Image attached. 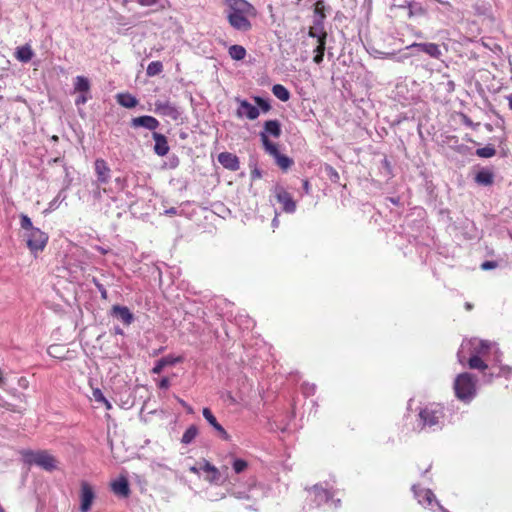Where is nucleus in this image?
Returning a JSON list of instances; mask_svg holds the SVG:
<instances>
[{
	"label": "nucleus",
	"instance_id": "obj_1",
	"mask_svg": "<svg viewBox=\"0 0 512 512\" xmlns=\"http://www.w3.org/2000/svg\"><path fill=\"white\" fill-rule=\"evenodd\" d=\"M444 416V408L441 405L430 404L420 409L417 425L420 430L436 431L442 428Z\"/></svg>",
	"mask_w": 512,
	"mask_h": 512
},
{
	"label": "nucleus",
	"instance_id": "obj_2",
	"mask_svg": "<svg viewBox=\"0 0 512 512\" xmlns=\"http://www.w3.org/2000/svg\"><path fill=\"white\" fill-rule=\"evenodd\" d=\"M476 378L470 373L459 374L454 382L456 397L464 402L471 401L476 395Z\"/></svg>",
	"mask_w": 512,
	"mask_h": 512
},
{
	"label": "nucleus",
	"instance_id": "obj_3",
	"mask_svg": "<svg viewBox=\"0 0 512 512\" xmlns=\"http://www.w3.org/2000/svg\"><path fill=\"white\" fill-rule=\"evenodd\" d=\"M23 457L26 463L35 464L46 471H53L57 468L56 458L44 450H27L23 452Z\"/></svg>",
	"mask_w": 512,
	"mask_h": 512
},
{
	"label": "nucleus",
	"instance_id": "obj_4",
	"mask_svg": "<svg viewBox=\"0 0 512 512\" xmlns=\"http://www.w3.org/2000/svg\"><path fill=\"white\" fill-rule=\"evenodd\" d=\"M326 5L323 0H318L314 5L313 25L309 28L308 36H324L327 35L324 22L326 19Z\"/></svg>",
	"mask_w": 512,
	"mask_h": 512
},
{
	"label": "nucleus",
	"instance_id": "obj_5",
	"mask_svg": "<svg viewBox=\"0 0 512 512\" xmlns=\"http://www.w3.org/2000/svg\"><path fill=\"white\" fill-rule=\"evenodd\" d=\"M468 347L470 351V355H479V357L484 356L491 347V343L486 340H469L468 342H463L458 353V361L461 364H464L466 360V356L464 355L465 349Z\"/></svg>",
	"mask_w": 512,
	"mask_h": 512
},
{
	"label": "nucleus",
	"instance_id": "obj_6",
	"mask_svg": "<svg viewBox=\"0 0 512 512\" xmlns=\"http://www.w3.org/2000/svg\"><path fill=\"white\" fill-rule=\"evenodd\" d=\"M24 236L27 247L34 255L43 251L48 242V235L37 227L29 232H25Z\"/></svg>",
	"mask_w": 512,
	"mask_h": 512
},
{
	"label": "nucleus",
	"instance_id": "obj_7",
	"mask_svg": "<svg viewBox=\"0 0 512 512\" xmlns=\"http://www.w3.org/2000/svg\"><path fill=\"white\" fill-rule=\"evenodd\" d=\"M274 196L278 203L282 205V210L286 213H294L296 210V202L291 194L281 185H275L273 189Z\"/></svg>",
	"mask_w": 512,
	"mask_h": 512
},
{
	"label": "nucleus",
	"instance_id": "obj_8",
	"mask_svg": "<svg viewBox=\"0 0 512 512\" xmlns=\"http://www.w3.org/2000/svg\"><path fill=\"white\" fill-rule=\"evenodd\" d=\"M226 14L229 24L235 30L247 32L251 29L252 24L249 17L255 16V14H240L239 12H226Z\"/></svg>",
	"mask_w": 512,
	"mask_h": 512
},
{
	"label": "nucleus",
	"instance_id": "obj_9",
	"mask_svg": "<svg viewBox=\"0 0 512 512\" xmlns=\"http://www.w3.org/2000/svg\"><path fill=\"white\" fill-rule=\"evenodd\" d=\"M154 106V112L160 116L169 117L172 120H178L181 115L179 108L169 101L157 100L155 101Z\"/></svg>",
	"mask_w": 512,
	"mask_h": 512
},
{
	"label": "nucleus",
	"instance_id": "obj_10",
	"mask_svg": "<svg viewBox=\"0 0 512 512\" xmlns=\"http://www.w3.org/2000/svg\"><path fill=\"white\" fill-rule=\"evenodd\" d=\"M412 491L414 493L415 498L418 500V503L425 507H432L433 503L440 507V509L444 512L443 507L438 503L436 497L432 490L423 489L417 485L412 486Z\"/></svg>",
	"mask_w": 512,
	"mask_h": 512
},
{
	"label": "nucleus",
	"instance_id": "obj_11",
	"mask_svg": "<svg viewBox=\"0 0 512 512\" xmlns=\"http://www.w3.org/2000/svg\"><path fill=\"white\" fill-rule=\"evenodd\" d=\"M235 100L239 104V107L236 110V116L238 118L245 117L249 120H255L259 117L260 111L258 107L252 105L246 99L236 98Z\"/></svg>",
	"mask_w": 512,
	"mask_h": 512
},
{
	"label": "nucleus",
	"instance_id": "obj_12",
	"mask_svg": "<svg viewBox=\"0 0 512 512\" xmlns=\"http://www.w3.org/2000/svg\"><path fill=\"white\" fill-rule=\"evenodd\" d=\"M94 499L95 493L92 486L88 482L82 481L80 492V512H88L91 509Z\"/></svg>",
	"mask_w": 512,
	"mask_h": 512
},
{
	"label": "nucleus",
	"instance_id": "obj_13",
	"mask_svg": "<svg viewBox=\"0 0 512 512\" xmlns=\"http://www.w3.org/2000/svg\"><path fill=\"white\" fill-rule=\"evenodd\" d=\"M226 12H239L240 14H256L252 4L246 0H225Z\"/></svg>",
	"mask_w": 512,
	"mask_h": 512
},
{
	"label": "nucleus",
	"instance_id": "obj_14",
	"mask_svg": "<svg viewBox=\"0 0 512 512\" xmlns=\"http://www.w3.org/2000/svg\"><path fill=\"white\" fill-rule=\"evenodd\" d=\"M94 169L97 177L96 182L98 184H107L111 178V169L107 162L102 158L96 159L94 162Z\"/></svg>",
	"mask_w": 512,
	"mask_h": 512
},
{
	"label": "nucleus",
	"instance_id": "obj_15",
	"mask_svg": "<svg viewBox=\"0 0 512 512\" xmlns=\"http://www.w3.org/2000/svg\"><path fill=\"white\" fill-rule=\"evenodd\" d=\"M130 125L132 128L143 127L145 129L155 132V130L159 127L160 123L155 117L144 115L132 118Z\"/></svg>",
	"mask_w": 512,
	"mask_h": 512
},
{
	"label": "nucleus",
	"instance_id": "obj_16",
	"mask_svg": "<svg viewBox=\"0 0 512 512\" xmlns=\"http://www.w3.org/2000/svg\"><path fill=\"white\" fill-rule=\"evenodd\" d=\"M111 314L124 325H130L134 321L133 313L126 306L114 305Z\"/></svg>",
	"mask_w": 512,
	"mask_h": 512
},
{
	"label": "nucleus",
	"instance_id": "obj_17",
	"mask_svg": "<svg viewBox=\"0 0 512 512\" xmlns=\"http://www.w3.org/2000/svg\"><path fill=\"white\" fill-rule=\"evenodd\" d=\"M202 414L206 421L218 432L219 436L223 440L228 441L230 439L229 434L226 432L223 426L220 423H218L216 417L213 415L209 408H204L202 410Z\"/></svg>",
	"mask_w": 512,
	"mask_h": 512
},
{
	"label": "nucleus",
	"instance_id": "obj_18",
	"mask_svg": "<svg viewBox=\"0 0 512 512\" xmlns=\"http://www.w3.org/2000/svg\"><path fill=\"white\" fill-rule=\"evenodd\" d=\"M152 138L155 141V144H154L155 154L158 156H161V157L167 155L169 152V149H170L167 137L161 133L153 132Z\"/></svg>",
	"mask_w": 512,
	"mask_h": 512
},
{
	"label": "nucleus",
	"instance_id": "obj_19",
	"mask_svg": "<svg viewBox=\"0 0 512 512\" xmlns=\"http://www.w3.org/2000/svg\"><path fill=\"white\" fill-rule=\"evenodd\" d=\"M218 162L226 169L237 171L240 168L239 159L229 152H222L218 155Z\"/></svg>",
	"mask_w": 512,
	"mask_h": 512
},
{
	"label": "nucleus",
	"instance_id": "obj_20",
	"mask_svg": "<svg viewBox=\"0 0 512 512\" xmlns=\"http://www.w3.org/2000/svg\"><path fill=\"white\" fill-rule=\"evenodd\" d=\"M310 493L313 495L314 502L316 503L317 506H321L324 503H328L330 498L332 497L329 490L323 488L321 485L318 484L314 485L311 488Z\"/></svg>",
	"mask_w": 512,
	"mask_h": 512
},
{
	"label": "nucleus",
	"instance_id": "obj_21",
	"mask_svg": "<svg viewBox=\"0 0 512 512\" xmlns=\"http://www.w3.org/2000/svg\"><path fill=\"white\" fill-rule=\"evenodd\" d=\"M467 363L470 369H476L483 372H485L488 369V365L485 363L482 357H479V355H470ZM483 376L487 377V382H490L493 377V373H484Z\"/></svg>",
	"mask_w": 512,
	"mask_h": 512
},
{
	"label": "nucleus",
	"instance_id": "obj_22",
	"mask_svg": "<svg viewBox=\"0 0 512 512\" xmlns=\"http://www.w3.org/2000/svg\"><path fill=\"white\" fill-rule=\"evenodd\" d=\"M413 46L419 51L424 52L435 59H439L442 56V52L438 44L425 42L415 43Z\"/></svg>",
	"mask_w": 512,
	"mask_h": 512
},
{
	"label": "nucleus",
	"instance_id": "obj_23",
	"mask_svg": "<svg viewBox=\"0 0 512 512\" xmlns=\"http://www.w3.org/2000/svg\"><path fill=\"white\" fill-rule=\"evenodd\" d=\"M112 491L120 497H128L130 488L128 480L125 477H120L111 484Z\"/></svg>",
	"mask_w": 512,
	"mask_h": 512
},
{
	"label": "nucleus",
	"instance_id": "obj_24",
	"mask_svg": "<svg viewBox=\"0 0 512 512\" xmlns=\"http://www.w3.org/2000/svg\"><path fill=\"white\" fill-rule=\"evenodd\" d=\"M182 361L181 357H173L171 355L159 359L152 369V373L160 374L166 366H172Z\"/></svg>",
	"mask_w": 512,
	"mask_h": 512
},
{
	"label": "nucleus",
	"instance_id": "obj_25",
	"mask_svg": "<svg viewBox=\"0 0 512 512\" xmlns=\"http://www.w3.org/2000/svg\"><path fill=\"white\" fill-rule=\"evenodd\" d=\"M314 38L317 40V45L314 49L315 56L313 58V61L316 64H320L323 61V57H324V53H325V49H326L327 35H324L323 37L315 36Z\"/></svg>",
	"mask_w": 512,
	"mask_h": 512
},
{
	"label": "nucleus",
	"instance_id": "obj_26",
	"mask_svg": "<svg viewBox=\"0 0 512 512\" xmlns=\"http://www.w3.org/2000/svg\"><path fill=\"white\" fill-rule=\"evenodd\" d=\"M475 182L482 186H490L494 182V174L491 170L483 168L475 175Z\"/></svg>",
	"mask_w": 512,
	"mask_h": 512
},
{
	"label": "nucleus",
	"instance_id": "obj_27",
	"mask_svg": "<svg viewBox=\"0 0 512 512\" xmlns=\"http://www.w3.org/2000/svg\"><path fill=\"white\" fill-rule=\"evenodd\" d=\"M281 132V124L278 120H268L264 123V130L261 133H265L267 137L270 135L279 138Z\"/></svg>",
	"mask_w": 512,
	"mask_h": 512
},
{
	"label": "nucleus",
	"instance_id": "obj_28",
	"mask_svg": "<svg viewBox=\"0 0 512 512\" xmlns=\"http://www.w3.org/2000/svg\"><path fill=\"white\" fill-rule=\"evenodd\" d=\"M116 98L117 102L125 108H134L138 104L137 98L129 93H119Z\"/></svg>",
	"mask_w": 512,
	"mask_h": 512
},
{
	"label": "nucleus",
	"instance_id": "obj_29",
	"mask_svg": "<svg viewBox=\"0 0 512 512\" xmlns=\"http://www.w3.org/2000/svg\"><path fill=\"white\" fill-rule=\"evenodd\" d=\"M259 136H260V139H261V142H262V144L264 146L265 151L269 155H271L272 157L275 158L276 156H278L280 154L277 145L274 144L273 142H271L269 140V138L265 135V133H260Z\"/></svg>",
	"mask_w": 512,
	"mask_h": 512
},
{
	"label": "nucleus",
	"instance_id": "obj_30",
	"mask_svg": "<svg viewBox=\"0 0 512 512\" xmlns=\"http://www.w3.org/2000/svg\"><path fill=\"white\" fill-rule=\"evenodd\" d=\"M74 91L80 93H89L90 92V82L88 78L84 76H77L74 79Z\"/></svg>",
	"mask_w": 512,
	"mask_h": 512
},
{
	"label": "nucleus",
	"instance_id": "obj_31",
	"mask_svg": "<svg viewBox=\"0 0 512 512\" xmlns=\"http://www.w3.org/2000/svg\"><path fill=\"white\" fill-rule=\"evenodd\" d=\"M33 55H34V53H33L32 49L30 48V46H28V45L21 46V47L17 48L16 58L21 62H24V63L29 62L32 59Z\"/></svg>",
	"mask_w": 512,
	"mask_h": 512
},
{
	"label": "nucleus",
	"instance_id": "obj_32",
	"mask_svg": "<svg viewBox=\"0 0 512 512\" xmlns=\"http://www.w3.org/2000/svg\"><path fill=\"white\" fill-rule=\"evenodd\" d=\"M229 56L236 61L243 60L246 56V49L241 45H232L228 50Z\"/></svg>",
	"mask_w": 512,
	"mask_h": 512
},
{
	"label": "nucleus",
	"instance_id": "obj_33",
	"mask_svg": "<svg viewBox=\"0 0 512 512\" xmlns=\"http://www.w3.org/2000/svg\"><path fill=\"white\" fill-rule=\"evenodd\" d=\"M272 93L274 94L275 97H277L279 100L283 102L288 101L290 98V92L285 86L281 84H275L272 87Z\"/></svg>",
	"mask_w": 512,
	"mask_h": 512
},
{
	"label": "nucleus",
	"instance_id": "obj_34",
	"mask_svg": "<svg viewBox=\"0 0 512 512\" xmlns=\"http://www.w3.org/2000/svg\"><path fill=\"white\" fill-rule=\"evenodd\" d=\"M198 435V428L195 425H191L187 428V430L184 432L181 443L188 445L193 442V440Z\"/></svg>",
	"mask_w": 512,
	"mask_h": 512
},
{
	"label": "nucleus",
	"instance_id": "obj_35",
	"mask_svg": "<svg viewBox=\"0 0 512 512\" xmlns=\"http://www.w3.org/2000/svg\"><path fill=\"white\" fill-rule=\"evenodd\" d=\"M163 71V64L160 61H152L148 64L146 74L150 77L159 75Z\"/></svg>",
	"mask_w": 512,
	"mask_h": 512
},
{
	"label": "nucleus",
	"instance_id": "obj_36",
	"mask_svg": "<svg viewBox=\"0 0 512 512\" xmlns=\"http://www.w3.org/2000/svg\"><path fill=\"white\" fill-rule=\"evenodd\" d=\"M496 154V149L492 145H487L476 150V155L481 158H491Z\"/></svg>",
	"mask_w": 512,
	"mask_h": 512
},
{
	"label": "nucleus",
	"instance_id": "obj_37",
	"mask_svg": "<svg viewBox=\"0 0 512 512\" xmlns=\"http://www.w3.org/2000/svg\"><path fill=\"white\" fill-rule=\"evenodd\" d=\"M275 160L278 166L284 170L288 169L293 163L292 159L285 155H282L281 153L275 157Z\"/></svg>",
	"mask_w": 512,
	"mask_h": 512
},
{
	"label": "nucleus",
	"instance_id": "obj_38",
	"mask_svg": "<svg viewBox=\"0 0 512 512\" xmlns=\"http://www.w3.org/2000/svg\"><path fill=\"white\" fill-rule=\"evenodd\" d=\"M232 467L235 473L239 474L242 473L248 467V463L243 459L235 458L232 461Z\"/></svg>",
	"mask_w": 512,
	"mask_h": 512
},
{
	"label": "nucleus",
	"instance_id": "obj_39",
	"mask_svg": "<svg viewBox=\"0 0 512 512\" xmlns=\"http://www.w3.org/2000/svg\"><path fill=\"white\" fill-rule=\"evenodd\" d=\"M20 227L25 231L29 232L35 227L32 224L31 219L26 214L20 215Z\"/></svg>",
	"mask_w": 512,
	"mask_h": 512
},
{
	"label": "nucleus",
	"instance_id": "obj_40",
	"mask_svg": "<svg viewBox=\"0 0 512 512\" xmlns=\"http://www.w3.org/2000/svg\"><path fill=\"white\" fill-rule=\"evenodd\" d=\"M254 100L257 104L256 107H258L259 110L261 109L264 113H267L268 111H270L271 105L267 100H265L264 98L258 97V96L254 97Z\"/></svg>",
	"mask_w": 512,
	"mask_h": 512
},
{
	"label": "nucleus",
	"instance_id": "obj_41",
	"mask_svg": "<svg viewBox=\"0 0 512 512\" xmlns=\"http://www.w3.org/2000/svg\"><path fill=\"white\" fill-rule=\"evenodd\" d=\"M202 469L205 471V472H209V473H212L213 474V478L212 480H217L218 479V476H219V471L218 469L212 465L211 463L209 462H205V464L203 465Z\"/></svg>",
	"mask_w": 512,
	"mask_h": 512
},
{
	"label": "nucleus",
	"instance_id": "obj_42",
	"mask_svg": "<svg viewBox=\"0 0 512 512\" xmlns=\"http://www.w3.org/2000/svg\"><path fill=\"white\" fill-rule=\"evenodd\" d=\"M62 346L60 345H51L49 346L48 350H47V353L51 356V357H54V358H62L61 356V350H62Z\"/></svg>",
	"mask_w": 512,
	"mask_h": 512
},
{
	"label": "nucleus",
	"instance_id": "obj_43",
	"mask_svg": "<svg viewBox=\"0 0 512 512\" xmlns=\"http://www.w3.org/2000/svg\"><path fill=\"white\" fill-rule=\"evenodd\" d=\"M65 198L66 196L62 192H59L57 196L49 203V210L56 209Z\"/></svg>",
	"mask_w": 512,
	"mask_h": 512
},
{
	"label": "nucleus",
	"instance_id": "obj_44",
	"mask_svg": "<svg viewBox=\"0 0 512 512\" xmlns=\"http://www.w3.org/2000/svg\"><path fill=\"white\" fill-rule=\"evenodd\" d=\"M92 282L96 286L97 290L100 292L101 298L106 300L108 298V293L105 287L95 277L92 279Z\"/></svg>",
	"mask_w": 512,
	"mask_h": 512
},
{
	"label": "nucleus",
	"instance_id": "obj_45",
	"mask_svg": "<svg viewBox=\"0 0 512 512\" xmlns=\"http://www.w3.org/2000/svg\"><path fill=\"white\" fill-rule=\"evenodd\" d=\"M91 98L89 93H81L76 99L75 104L76 106L84 105L88 99Z\"/></svg>",
	"mask_w": 512,
	"mask_h": 512
},
{
	"label": "nucleus",
	"instance_id": "obj_46",
	"mask_svg": "<svg viewBox=\"0 0 512 512\" xmlns=\"http://www.w3.org/2000/svg\"><path fill=\"white\" fill-rule=\"evenodd\" d=\"M232 495L237 498V499H251V498H254V495L253 494H248L244 491H233L232 492Z\"/></svg>",
	"mask_w": 512,
	"mask_h": 512
},
{
	"label": "nucleus",
	"instance_id": "obj_47",
	"mask_svg": "<svg viewBox=\"0 0 512 512\" xmlns=\"http://www.w3.org/2000/svg\"><path fill=\"white\" fill-rule=\"evenodd\" d=\"M498 266V263L495 262V261H485L481 264V269L482 270H491V269H495L496 267Z\"/></svg>",
	"mask_w": 512,
	"mask_h": 512
},
{
	"label": "nucleus",
	"instance_id": "obj_48",
	"mask_svg": "<svg viewBox=\"0 0 512 512\" xmlns=\"http://www.w3.org/2000/svg\"><path fill=\"white\" fill-rule=\"evenodd\" d=\"M93 397L95 399L96 402H103L105 401V396L103 395L102 391L100 389H94L93 390Z\"/></svg>",
	"mask_w": 512,
	"mask_h": 512
},
{
	"label": "nucleus",
	"instance_id": "obj_49",
	"mask_svg": "<svg viewBox=\"0 0 512 512\" xmlns=\"http://www.w3.org/2000/svg\"><path fill=\"white\" fill-rule=\"evenodd\" d=\"M138 3L142 6H153V5H156L159 0H137Z\"/></svg>",
	"mask_w": 512,
	"mask_h": 512
},
{
	"label": "nucleus",
	"instance_id": "obj_50",
	"mask_svg": "<svg viewBox=\"0 0 512 512\" xmlns=\"http://www.w3.org/2000/svg\"><path fill=\"white\" fill-rule=\"evenodd\" d=\"M170 386V381L168 378L164 377L159 382V388L161 389H168Z\"/></svg>",
	"mask_w": 512,
	"mask_h": 512
},
{
	"label": "nucleus",
	"instance_id": "obj_51",
	"mask_svg": "<svg viewBox=\"0 0 512 512\" xmlns=\"http://www.w3.org/2000/svg\"><path fill=\"white\" fill-rule=\"evenodd\" d=\"M303 389L305 394H313L315 391V386L306 384Z\"/></svg>",
	"mask_w": 512,
	"mask_h": 512
},
{
	"label": "nucleus",
	"instance_id": "obj_52",
	"mask_svg": "<svg viewBox=\"0 0 512 512\" xmlns=\"http://www.w3.org/2000/svg\"><path fill=\"white\" fill-rule=\"evenodd\" d=\"M446 90L448 92H453L455 90V83L452 80H448L446 83Z\"/></svg>",
	"mask_w": 512,
	"mask_h": 512
},
{
	"label": "nucleus",
	"instance_id": "obj_53",
	"mask_svg": "<svg viewBox=\"0 0 512 512\" xmlns=\"http://www.w3.org/2000/svg\"><path fill=\"white\" fill-rule=\"evenodd\" d=\"M178 401H179V403H180L184 408H186V409H187V411H188L189 413H192V412H193L192 407H191V406H189V405H188L184 400H182V399H178Z\"/></svg>",
	"mask_w": 512,
	"mask_h": 512
},
{
	"label": "nucleus",
	"instance_id": "obj_54",
	"mask_svg": "<svg viewBox=\"0 0 512 512\" xmlns=\"http://www.w3.org/2000/svg\"><path fill=\"white\" fill-rule=\"evenodd\" d=\"M176 213H177V209H176V208H174V207H172V208H170V209L165 210V214H166V215H170V216H171V215H175Z\"/></svg>",
	"mask_w": 512,
	"mask_h": 512
},
{
	"label": "nucleus",
	"instance_id": "obj_55",
	"mask_svg": "<svg viewBox=\"0 0 512 512\" xmlns=\"http://www.w3.org/2000/svg\"><path fill=\"white\" fill-rule=\"evenodd\" d=\"M94 197L96 199H100L102 197V194H101V191L100 189L98 188L97 190L94 191Z\"/></svg>",
	"mask_w": 512,
	"mask_h": 512
},
{
	"label": "nucleus",
	"instance_id": "obj_56",
	"mask_svg": "<svg viewBox=\"0 0 512 512\" xmlns=\"http://www.w3.org/2000/svg\"><path fill=\"white\" fill-rule=\"evenodd\" d=\"M102 403L105 405L106 409H112V404L107 399H105V401H103Z\"/></svg>",
	"mask_w": 512,
	"mask_h": 512
},
{
	"label": "nucleus",
	"instance_id": "obj_57",
	"mask_svg": "<svg viewBox=\"0 0 512 512\" xmlns=\"http://www.w3.org/2000/svg\"><path fill=\"white\" fill-rule=\"evenodd\" d=\"M303 188H304L306 193H309V183H308L307 180L304 181Z\"/></svg>",
	"mask_w": 512,
	"mask_h": 512
},
{
	"label": "nucleus",
	"instance_id": "obj_58",
	"mask_svg": "<svg viewBox=\"0 0 512 512\" xmlns=\"http://www.w3.org/2000/svg\"><path fill=\"white\" fill-rule=\"evenodd\" d=\"M272 225L274 227H276L278 225V218H277V216H275L274 219L272 220Z\"/></svg>",
	"mask_w": 512,
	"mask_h": 512
},
{
	"label": "nucleus",
	"instance_id": "obj_59",
	"mask_svg": "<svg viewBox=\"0 0 512 512\" xmlns=\"http://www.w3.org/2000/svg\"><path fill=\"white\" fill-rule=\"evenodd\" d=\"M509 108L512 110V94L508 96Z\"/></svg>",
	"mask_w": 512,
	"mask_h": 512
},
{
	"label": "nucleus",
	"instance_id": "obj_60",
	"mask_svg": "<svg viewBox=\"0 0 512 512\" xmlns=\"http://www.w3.org/2000/svg\"><path fill=\"white\" fill-rule=\"evenodd\" d=\"M465 308H466L467 310H471V309L473 308V306H472V304H471V303L467 302V303L465 304Z\"/></svg>",
	"mask_w": 512,
	"mask_h": 512
},
{
	"label": "nucleus",
	"instance_id": "obj_61",
	"mask_svg": "<svg viewBox=\"0 0 512 512\" xmlns=\"http://www.w3.org/2000/svg\"><path fill=\"white\" fill-rule=\"evenodd\" d=\"M339 503H340V499H337L336 501H333L334 507L335 508L338 507Z\"/></svg>",
	"mask_w": 512,
	"mask_h": 512
},
{
	"label": "nucleus",
	"instance_id": "obj_62",
	"mask_svg": "<svg viewBox=\"0 0 512 512\" xmlns=\"http://www.w3.org/2000/svg\"><path fill=\"white\" fill-rule=\"evenodd\" d=\"M253 175H255V176H257V177H260V172H259L258 170H255V171L253 172Z\"/></svg>",
	"mask_w": 512,
	"mask_h": 512
},
{
	"label": "nucleus",
	"instance_id": "obj_63",
	"mask_svg": "<svg viewBox=\"0 0 512 512\" xmlns=\"http://www.w3.org/2000/svg\"><path fill=\"white\" fill-rule=\"evenodd\" d=\"M390 201H391L393 204H397V203H398V200H397V199H394V198H390Z\"/></svg>",
	"mask_w": 512,
	"mask_h": 512
},
{
	"label": "nucleus",
	"instance_id": "obj_64",
	"mask_svg": "<svg viewBox=\"0 0 512 512\" xmlns=\"http://www.w3.org/2000/svg\"><path fill=\"white\" fill-rule=\"evenodd\" d=\"M0 512H5L1 505H0Z\"/></svg>",
	"mask_w": 512,
	"mask_h": 512
}]
</instances>
